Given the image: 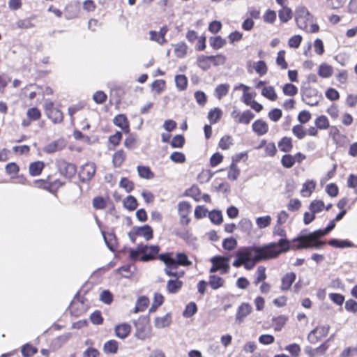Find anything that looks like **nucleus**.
Returning a JSON list of instances; mask_svg holds the SVG:
<instances>
[{"label": "nucleus", "mask_w": 357, "mask_h": 357, "mask_svg": "<svg viewBox=\"0 0 357 357\" xmlns=\"http://www.w3.org/2000/svg\"><path fill=\"white\" fill-rule=\"evenodd\" d=\"M278 252L275 243L263 246L241 247L235 252L236 259L233 266L236 268L243 266L246 270H251L261 261L277 257Z\"/></svg>", "instance_id": "1"}, {"label": "nucleus", "mask_w": 357, "mask_h": 357, "mask_svg": "<svg viewBox=\"0 0 357 357\" xmlns=\"http://www.w3.org/2000/svg\"><path fill=\"white\" fill-rule=\"evenodd\" d=\"M327 233L325 229H318L312 233L301 235L293 239V247L296 249L303 248H321L325 243L319 241V238L325 236Z\"/></svg>", "instance_id": "2"}, {"label": "nucleus", "mask_w": 357, "mask_h": 357, "mask_svg": "<svg viewBox=\"0 0 357 357\" xmlns=\"http://www.w3.org/2000/svg\"><path fill=\"white\" fill-rule=\"evenodd\" d=\"M159 259L165 264H169L173 267H178V266H188L192 264L188 256L182 252L177 253L176 258L172 257L169 253L161 254L159 255Z\"/></svg>", "instance_id": "3"}, {"label": "nucleus", "mask_w": 357, "mask_h": 357, "mask_svg": "<svg viewBox=\"0 0 357 357\" xmlns=\"http://www.w3.org/2000/svg\"><path fill=\"white\" fill-rule=\"evenodd\" d=\"M313 22V16L305 7H299L296 10V22L298 28L307 29Z\"/></svg>", "instance_id": "4"}, {"label": "nucleus", "mask_w": 357, "mask_h": 357, "mask_svg": "<svg viewBox=\"0 0 357 357\" xmlns=\"http://www.w3.org/2000/svg\"><path fill=\"white\" fill-rule=\"evenodd\" d=\"M282 225H276L273 231V234L274 236H280L281 238L276 243V249L278 252V255L282 252H287L289 247V241L286 238V231L281 227Z\"/></svg>", "instance_id": "5"}, {"label": "nucleus", "mask_w": 357, "mask_h": 357, "mask_svg": "<svg viewBox=\"0 0 357 357\" xmlns=\"http://www.w3.org/2000/svg\"><path fill=\"white\" fill-rule=\"evenodd\" d=\"M229 257L215 256L211 259L213 264L210 269V273H215L220 271L221 273L224 274L229 271Z\"/></svg>", "instance_id": "6"}, {"label": "nucleus", "mask_w": 357, "mask_h": 357, "mask_svg": "<svg viewBox=\"0 0 357 357\" xmlns=\"http://www.w3.org/2000/svg\"><path fill=\"white\" fill-rule=\"evenodd\" d=\"M56 165L61 174L67 178L73 177L77 172L76 166L74 164L64 160H57Z\"/></svg>", "instance_id": "7"}, {"label": "nucleus", "mask_w": 357, "mask_h": 357, "mask_svg": "<svg viewBox=\"0 0 357 357\" xmlns=\"http://www.w3.org/2000/svg\"><path fill=\"white\" fill-rule=\"evenodd\" d=\"M329 325L318 326L312 330L307 335V339L310 343L315 344L322 337L327 335L329 331Z\"/></svg>", "instance_id": "8"}, {"label": "nucleus", "mask_w": 357, "mask_h": 357, "mask_svg": "<svg viewBox=\"0 0 357 357\" xmlns=\"http://www.w3.org/2000/svg\"><path fill=\"white\" fill-rule=\"evenodd\" d=\"M178 211L180 215L181 222L184 225H188L190 219L188 215L191 212V206L187 202H181L178 204Z\"/></svg>", "instance_id": "9"}, {"label": "nucleus", "mask_w": 357, "mask_h": 357, "mask_svg": "<svg viewBox=\"0 0 357 357\" xmlns=\"http://www.w3.org/2000/svg\"><path fill=\"white\" fill-rule=\"evenodd\" d=\"M198 65L202 68H205L206 66L202 65L203 61H210V63H213L215 66L222 65L226 61V58L220 54L216 56H204L202 55L199 56L198 59Z\"/></svg>", "instance_id": "10"}, {"label": "nucleus", "mask_w": 357, "mask_h": 357, "mask_svg": "<svg viewBox=\"0 0 357 357\" xmlns=\"http://www.w3.org/2000/svg\"><path fill=\"white\" fill-rule=\"evenodd\" d=\"M96 172V165L93 162H88L82 166L79 176L82 181H89Z\"/></svg>", "instance_id": "11"}, {"label": "nucleus", "mask_w": 357, "mask_h": 357, "mask_svg": "<svg viewBox=\"0 0 357 357\" xmlns=\"http://www.w3.org/2000/svg\"><path fill=\"white\" fill-rule=\"evenodd\" d=\"M319 96L316 89H307L303 92V100L308 105L314 106L319 102Z\"/></svg>", "instance_id": "12"}, {"label": "nucleus", "mask_w": 357, "mask_h": 357, "mask_svg": "<svg viewBox=\"0 0 357 357\" xmlns=\"http://www.w3.org/2000/svg\"><path fill=\"white\" fill-rule=\"evenodd\" d=\"M296 275L293 272H289L284 275L281 279L280 289L282 291H286L290 289L292 284L295 281Z\"/></svg>", "instance_id": "13"}, {"label": "nucleus", "mask_w": 357, "mask_h": 357, "mask_svg": "<svg viewBox=\"0 0 357 357\" xmlns=\"http://www.w3.org/2000/svg\"><path fill=\"white\" fill-rule=\"evenodd\" d=\"M252 311V306L248 303H243L238 307L236 315V320L239 323L241 322L243 319L247 317Z\"/></svg>", "instance_id": "14"}, {"label": "nucleus", "mask_w": 357, "mask_h": 357, "mask_svg": "<svg viewBox=\"0 0 357 357\" xmlns=\"http://www.w3.org/2000/svg\"><path fill=\"white\" fill-rule=\"evenodd\" d=\"M64 146L65 144L63 140L59 139L47 144L43 148V151L47 153H53L54 152L61 150Z\"/></svg>", "instance_id": "15"}, {"label": "nucleus", "mask_w": 357, "mask_h": 357, "mask_svg": "<svg viewBox=\"0 0 357 357\" xmlns=\"http://www.w3.org/2000/svg\"><path fill=\"white\" fill-rule=\"evenodd\" d=\"M114 123L119 127L124 132L128 133L130 131L129 123L124 114H119L114 117Z\"/></svg>", "instance_id": "16"}, {"label": "nucleus", "mask_w": 357, "mask_h": 357, "mask_svg": "<svg viewBox=\"0 0 357 357\" xmlns=\"http://www.w3.org/2000/svg\"><path fill=\"white\" fill-rule=\"evenodd\" d=\"M252 130L258 135H264L268 130V126L266 121L259 119L252 123Z\"/></svg>", "instance_id": "17"}, {"label": "nucleus", "mask_w": 357, "mask_h": 357, "mask_svg": "<svg viewBox=\"0 0 357 357\" xmlns=\"http://www.w3.org/2000/svg\"><path fill=\"white\" fill-rule=\"evenodd\" d=\"M115 334L116 335L121 338L124 339L128 337L131 331V326L128 324H119L115 327Z\"/></svg>", "instance_id": "18"}, {"label": "nucleus", "mask_w": 357, "mask_h": 357, "mask_svg": "<svg viewBox=\"0 0 357 357\" xmlns=\"http://www.w3.org/2000/svg\"><path fill=\"white\" fill-rule=\"evenodd\" d=\"M316 187V182L313 180L306 181L302 185L301 195L303 197H309Z\"/></svg>", "instance_id": "19"}, {"label": "nucleus", "mask_w": 357, "mask_h": 357, "mask_svg": "<svg viewBox=\"0 0 357 357\" xmlns=\"http://www.w3.org/2000/svg\"><path fill=\"white\" fill-rule=\"evenodd\" d=\"M183 282L176 278L169 280L167 283V290L170 294L177 293L182 287Z\"/></svg>", "instance_id": "20"}, {"label": "nucleus", "mask_w": 357, "mask_h": 357, "mask_svg": "<svg viewBox=\"0 0 357 357\" xmlns=\"http://www.w3.org/2000/svg\"><path fill=\"white\" fill-rule=\"evenodd\" d=\"M150 246L145 245H139L136 249H131L130 250V258L132 260H136L139 258V255H145L147 253Z\"/></svg>", "instance_id": "21"}, {"label": "nucleus", "mask_w": 357, "mask_h": 357, "mask_svg": "<svg viewBox=\"0 0 357 357\" xmlns=\"http://www.w3.org/2000/svg\"><path fill=\"white\" fill-rule=\"evenodd\" d=\"M172 322L171 315L167 313L162 317H158L155 319V326L158 328H162L168 326Z\"/></svg>", "instance_id": "22"}, {"label": "nucleus", "mask_w": 357, "mask_h": 357, "mask_svg": "<svg viewBox=\"0 0 357 357\" xmlns=\"http://www.w3.org/2000/svg\"><path fill=\"white\" fill-rule=\"evenodd\" d=\"M160 248L158 245H151L149 247L147 253L141 256L139 259L142 261H148L155 259V255L158 253Z\"/></svg>", "instance_id": "23"}, {"label": "nucleus", "mask_w": 357, "mask_h": 357, "mask_svg": "<svg viewBox=\"0 0 357 357\" xmlns=\"http://www.w3.org/2000/svg\"><path fill=\"white\" fill-rule=\"evenodd\" d=\"M136 234L139 236H143L145 240L149 241L153 237V229L149 225H144L137 228Z\"/></svg>", "instance_id": "24"}, {"label": "nucleus", "mask_w": 357, "mask_h": 357, "mask_svg": "<svg viewBox=\"0 0 357 357\" xmlns=\"http://www.w3.org/2000/svg\"><path fill=\"white\" fill-rule=\"evenodd\" d=\"M44 163L41 161H36L31 163L29 168V174L33 176L40 175L44 168Z\"/></svg>", "instance_id": "25"}, {"label": "nucleus", "mask_w": 357, "mask_h": 357, "mask_svg": "<svg viewBox=\"0 0 357 357\" xmlns=\"http://www.w3.org/2000/svg\"><path fill=\"white\" fill-rule=\"evenodd\" d=\"M47 116L54 123H59L63 121V114L57 108L48 111Z\"/></svg>", "instance_id": "26"}, {"label": "nucleus", "mask_w": 357, "mask_h": 357, "mask_svg": "<svg viewBox=\"0 0 357 357\" xmlns=\"http://www.w3.org/2000/svg\"><path fill=\"white\" fill-rule=\"evenodd\" d=\"M119 344L116 340H112L104 344L103 350L105 353L114 354L117 352Z\"/></svg>", "instance_id": "27"}, {"label": "nucleus", "mask_w": 357, "mask_h": 357, "mask_svg": "<svg viewBox=\"0 0 357 357\" xmlns=\"http://www.w3.org/2000/svg\"><path fill=\"white\" fill-rule=\"evenodd\" d=\"M333 70L331 66L321 63L318 70V75L323 78H328L332 75Z\"/></svg>", "instance_id": "28"}, {"label": "nucleus", "mask_w": 357, "mask_h": 357, "mask_svg": "<svg viewBox=\"0 0 357 357\" xmlns=\"http://www.w3.org/2000/svg\"><path fill=\"white\" fill-rule=\"evenodd\" d=\"M229 89L230 86L228 84H221L218 85L215 89V96L218 100H220L222 97L227 94Z\"/></svg>", "instance_id": "29"}, {"label": "nucleus", "mask_w": 357, "mask_h": 357, "mask_svg": "<svg viewBox=\"0 0 357 357\" xmlns=\"http://www.w3.org/2000/svg\"><path fill=\"white\" fill-rule=\"evenodd\" d=\"M266 278V268L262 266L257 267L255 273V278L253 283L255 285H258L260 282H264Z\"/></svg>", "instance_id": "30"}, {"label": "nucleus", "mask_w": 357, "mask_h": 357, "mask_svg": "<svg viewBox=\"0 0 357 357\" xmlns=\"http://www.w3.org/2000/svg\"><path fill=\"white\" fill-rule=\"evenodd\" d=\"M222 114V110L218 107L211 109L208 114V119L211 123H217L221 118Z\"/></svg>", "instance_id": "31"}, {"label": "nucleus", "mask_w": 357, "mask_h": 357, "mask_svg": "<svg viewBox=\"0 0 357 357\" xmlns=\"http://www.w3.org/2000/svg\"><path fill=\"white\" fill-rule=\"evenodd\" d=\"M278 147L282 152H289L293 148L291 139L287 137H284L278 142Z\"/></svg>", "instance_id": "32"}, {"label": "nucleus", "mask_w": 357, "mask_h": 357, "mask_svg": "<svg viewBox=\"0 0 357 357\" xmlns=\"http://www.w3.org/2000/svg\"><path fill=\"white\" fill-rule=\"evenodd\" d=\"M149 300L145 296H142L136 302L135 307L134 310L135 313L143 312L148 307Z\"/></svg>", "instance_id": "33"}, {"label": "nucleus", "mask_w": 357, "mask_h": 357, "mask_svg": "<svg viewBox=\"0 0 357 357\" xmlns=\"http://www.w3.org/2000/svg\"><path fill=\"white\" fill-rule=\"evenodd\" d=\"M261 95L271 101L276 100L278 98L274 87L271 86L264 87Z\"/></svg>", "instance_id": "34"}, {"label": "nucleus", "mask_w": 357, "mask_h": 357, "mask_svg": "<svg viewBox=\"0 0 357 357\" xmlns=\"http://www.w3.org/2000/svg\"><path fill=\"white\" fill-rule=\"evenodd\" d=\"M240 229L247 234H250L252 229V223L248 218H241L238 222Z\"/></svg>", "instance_id": "35"}, {"label": "nucleus", "mask_w": 357, "mask_h": 357, "mask_svg": "<svg viewBox=\"0 0 357 357\" xmlns=\"http://www.w3.org/2000/svg\"><path fill=\"white\" fill-rule=\"evenodd\" d=\"M325 208V204L323 201L315 199L313 200L309 206V209L314 214L321 212Z\"/></svg>", "instance_id": "36"}, {"label": "nucleus", "mask_w": 357, "mask_h": 357, "mask_svg": "<svg viewBox=\"0 0 357 357\" xmlns=\"http://www.w3.org/2000/svg\"><path fill=\"white\" fill-rule=\"evenodd\" d=\"M278 16L281 22H287L292 17L291 10L287 6H283L279 10Z\"/></svg>", "instance_id": "37"}, {"label": "nucleus", "mask_w": 357, "mask_h": 357, "mask_svg": "<svg viewBox=\"0 0 357 357\" xmlns=\"http://www.w3.org/2000/svg\"><path fill=\"white\" fill-rule=\"evenodd\" d=\"M255 115L250 110H246L241 114L239 118L236 119V123L242 124H248L254 118Z\"/></svg>", "instance_id": "38"}, {"label": "nucleus", "mask_w": 357, "mask_h": 357, "mask_svg": "<svg viewBox=\"0 0 357 357\" xmlns=\"http://www.w3.org/2000/svg\"><path fill=\"white\" fill-rule=\"evenodd\" d=\"M253 68L255 72L260 76L266 75L268 71V67L264 61L254 62Z\"/></svg>", "instance_id": "39"}, {"label": "nucleus", "mask_w": 357, "mask_h": 357, "mask_svg": "<svg viewBox=\"0 0 357 357\" xmlns=\"http://www.w3.org/2000/svg\"><path fill=\"white\" fill-rule=\"evenodd\" d=\"M314 123L317 128L320 130H326L330 126L328 118L324 115L318 116L315 119Z\"/></svg>", "instance_id": "40"}, {"label": "nucleus", "mask_w": 357, "mask_h": 357, "mask_svg": "<svg viewBox=\"0 0 357 357\" xmlns=\"http://www.w3.org/2000/svg\"><path fill=\"white\" fill-rule=\"evenodd\" d=\"M137 172L139 176L143 178L151 179L154 177V174L151 171L150 168L145 166H138Z\"/></svg>", "instance_id": "41"}, {"label": "nucleus", "mask_w": 357, "mask_h": 357, "mask_svg": "<svg viewBox=\"0 0 357 357\" xmlns=\"http://www.w3.org/2000/svg\"><path fill=\"white\" fill-rule=\"evenodd\" d=\"M328 244L333 247L340 248H346V247H352L354 245L351 242H350L347 240L340 241V240L335 239V238L331 239L328 241Z\"/></svg>", "instance_id": "42"}, {"label": "nucleus", "mask_w": 357, "mask_h": 357, "mask_svg": "<svg viewBox=\"0 0 357 357\" xmlns=\"http://www.w3.org/2000/svg\"><path fill=\"white\" fill-rule=\"evenodd\" d=\"M272 218L270 215L258 217L256 219V225L259 229L268 227L271 222Z\"/></svg>", "instance_id": "43"}, {"label": "nucleus", "mask_w": 357, "mask_h": 357, "mask_svg": "<svg viewBox=\"0 0 357 357\" xmlns=\"http://www.w3.org/2000/svg\"><path fill=\"white\" fill-rule=\"evenodd\" d=\"M264 145H265V153L268 156H273L276 153V147L273 142H270L266 144V142L263 140L258 148H261Z\"/></svg>", "instance_id": "44"}, {"label": "nucleus", "mask_w": 357, "mask_h": 357, "mask_svg": "<svg viewBox=\"0 0 357 357\" xmlns=\"http://www.w3.org/2000/svg\"><path fill=\"white\" fill-rule=\"evenodd\" d=\"M22 354L24 357H31L37 353L38 349L30 344H25L22 347Z\"/></svg>", "instance_id": "45"}, {"label": "nucleus", "mask_w": 357, "mask_h": 357, "mask_svg": "<svg viewBox=\"0 0 357 357\" xmlns=\"http://www.w3.org/2000/svg\"><path fill=\"white\" fill-rule=\"evenodd\" d=\"M175 83L178 90H185L188 84L187 77L183 75H178L175 77Z\"/></svg>", "instance_id": "46"}, {"label": "nucleus", "mask_w": 357, "mask_h": 357, "mask_svg": "<svg viewBox=\"0 0 357 357\" xmlns=\"http://www.w3.org/2000/svg\"><path fill=\"white\" fill-rule=\"evenodd\" d=\"M126 158V154L123 150H119L113 155V163L115 167H120Z\"/></svg>", "instance_id": "47"}, {"label": "nucleus", "mask_w": 357, "mask_h": 357, "mask_svg": "<svg viewBox=\"0 0 357 357\" xmlns=\"http://www.w3.org/2000/svg\"><path fill=\"white\" fill-rule=\"evenodd\" d=\"M209 284L213 289H217L224 284V280L222 278L217 275H211L209 278Z\"/></svg>", "instance_id": "48"}, {"label": "nucleus", "mask_w": 357, "mask_h": 357, "mask_svg": "<svg viewBox=\"0 0 357 357\" xmlns=\"http://www.w3.org/2000/svg\"><path fill=\"white\" fill-rule=\"evenodd\" d=\"M296 162V158L292 155L286 154L282 156L281 159V163L285 168H291L294 166Z\"/></svg>", "instance_id": "49"}, {"label": "nucleus", "mask_w": 357, "mask_h": 357, "mask_svg": "<svg viewBox=\"0 0 357 357\" xmlns=\"http://www.w3.org/2000/svg\"><path fill=\"white\" fill-rule=\"evenodd\" d=\"M103 236H104L105 242L106 245H107L108 248L110 250L113 251L116 245V241L115 238V236L112 233H109L107 235L103 234Z\"/></svg>", "instance_id": "50"}, {"label": "nucleus", "mask_w": 357, "mask_h": 357, "mask_svg": "<svg viewBox=\"0 0 357 357\" xmlns=\"http://www.w3.org/2000/svg\"><path fill=\"white\" fill-rule=\"evenodd\" d=\"M292 132L299 139H303L307 134V131L305 128L300 124L294 126L292 128Z\"/></svg>", "instance_id": "51"}, {"label": "nucleus", "mask_w": 357, "mask_h": 357, "mask_svg": "<svg viewBox=\"0 0 357 357\" xmlns=\"http://www.w3.org/2000/svg\"><path fill=\"white\" fill-rule=\"evenodd\" d=\"M174 52L176 56L184 57L187 53V46L184 43H179L175 45Z\"/></svg>", "instance_id": "52"}, {"label": "nucleus", "mask_w": 357, "mask_h": 357, "mask_svg": "<svg viewBox=\"0 0 357 357\" xmlns=\"http://www.w3.org/2000/svg\"><path fill=\"white\" fill-rule=\"evenodd\" d=\"M208 217L212 222L220 225L222 222V215L220 211L213 210L208 213Z\"/></svg>", "instance_id": "53"}, {"label": "nucleus", "mask_w": 357, "mask_h": 357, "mask_svg": "<svg viewBox=\"0 0 357 357\" xmlns=\"http://www.w3.org/2000/svg\"><path fill=\"white\" fill-rule=\"evenodd\" d=\"M123 205L126 208L133 211L137 206V199L134 197L129 195L124 199Z\"/></svg>", "instance_id": "54"}, {"label": "nucleus", "mask_w": 357, "mask_h": 357, "mask_svg": "<svg viewBox=\"0 0 357 357\" xmlns=\"http://www.w3.org/2000/svg\"><path fill=\"white\" fill-rule=\"evenodd\" d=\"M283 93L286 96H294L298 93V88L290 83L285 84L282 89Z\"/></svg>", "instance_id": "55"}, {"label": "nucleus", "mask_w": 357, "mask_h": 357, "mask_svg": "<svg viewBox=\"0 0 357 357\" xmlns=\"http://www.w3.org/2000/svg\"><path fill=\"white\" fill-rule=\"evenodd\" d=\"M240 174V169L237 167L236 164L232 162L230 165L229 169L228 171V178L235 181L238 178Z\"/></svg>", "instance_id": "56"}, {"label": "nucleus", "mask_w": 357, "mask_h": 357, "mask_svg": "<svg viewBox=\"0 0 357 357\" xmlns=\"http://www.w3.org/2000/svg\"><path fill=\"white\" fill-rule=\"evenodd\" d=\"M285 51L284 50H280L278 53L277 59H276V63L278 66H280L282 69H287L288 67V64L285 61Z\"/></svg>", "instance_id": "57"}, {"label": "nucleus", "mask_w": 357, "mask_h": 357, "mask_svg": "<svg viewBox=\"0 0 357 357\" xmlns=\"http://www.w3.org/2000/svg\"><path fill=\"white\" fill-rule=\"evenodd\" d=\"M169 158L172 161L176 163H184L185 162V155L181 152H173L170 155Z\"/></svg>", "instance_id": "58"}, {"label": "nucleus", "mask_w": 357, "mask_h": 357, "mask_svg": "<svg viewBox=\"0 0 357 357\" xmlns=\"http://www.w3.org/2000/svg\"><path fill=\"white\" fill-rule=\"evenodd\" d=\"M197 310L196 304L195 303H190L186 305L183 314L185 317H190L196 313Z\"/></svg>", "instance_id": "59"}, {"label": "nucleus", "mask_w": 357, "mask_h": 357, "mask_svg": "<svg viewBox=\"0 0 357 357\" xmlns=\"http://www.w3.org/2000/svg\"><path fill=\"white\" fill-rule=\"evenodd\" d=\"M149 35L151 40L157 42L160 45H163L167 42L166 39L155 31H151Z\"/></svg>", "instance_id": "60"}, {"label": "nucleus", "mask_w": 357, "mask_h": 357, "mask_svg": "<svg viewBox=\"0 0 357 357\" xmlns=\"http://www.w3.org/2000/svg\"><path fill=\"white\" fill-rule=\"evenodd\" d=\"M185 139L183 135H177L174 136L170 142L173 148H181L184 144Z\"/></svg>", "instance_id": "61"}, {"label": "nucleus", "mask_w": 357, "mask_h": 357, "mask_svg": "<svg viewBox=\"0 0 357 357\" xmlns=\"http://www.w3.org/2000/svg\"><path fill=\"white\" fill-rule=\"evenodd\" d=\"M237 241L234 238H225L222 242V247L227 250H231L236 248Z\"/></svg>", "instance_id": "62"}, {"label": "nucleus", "mask_w": 357, "mask_h": 357, "mask_svg": "<svg viewBox=\"0 0 357 357\" xmlns=\"http://www.w3.org/2000/svg\"><path fill=\"white\" fill-rule=\"evenodd\" d=\"M285 350L288 351L294 357H298L301 353V348L297 344L287 345Z\"/></svg>", "instance_id": "63"}, {"label": "nucleus", "mask_w": 357, "mask_h": 357, "mask_svg": "<svg viewBox=\"0 0 357 357\" xmlns=\"http://www.w3.org/2000/svg\"><path fill=\"white\" fill-rule=\"evenodd\" d=\"M26 114L31 121H36L40 119L41 116L40 112L36 107L29 109Z\"/></svg>", "instance_id": "64"}]
</instances>
